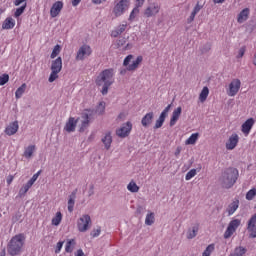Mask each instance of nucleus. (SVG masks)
Listing matches in <instances>:
<instances>
[{
	"label": "nucleus",
	"mask_w": 256,
	"mask_h": 256,
	"mask_svg": "<svg viewBox=\"0 0 256 256\" xmlns=\"http://www.w3.org/2000/svg\"><path fill=\"white\" fill-rule=\"evenodd\" d=\"M153 119H155V114L153 112L146 113L141 120L142 127H151Z\"/></svg>",
	"instance_id": "20"
},
{
	"label": "nucleus",
	"mask_w": 256,
	"mask_h": 256,
	"mask_svg": "<svg viewBox=\"0 0 256 256\" xmlns=\"http://www.w3.org/2000/svg\"><path fill=\"white\" fill-rule=\"evenodd\" d=\"M127 117V114L125 112H121L119 115H118V119L120 120H123Z\"/></svg>",
	"instance_id": "61"
},
{
	"label": "nucleus",
	"mask_w": 256,
	"mask_h": 256,
	"mask_svg": "<svg viewBox=\"0 0 256 256\" xmlns=\"http://www.w3.org/2000/svg\"><path fill=\"white\" fill-rule=\"evenodd\" d=\"M241 225V220L234 219L231 220L228 224V227L226 231L224 232V239H230V237L239 229V226Z\"/></svg>",
	"instance_id": "9"
},
{
	"label": "nucleus",
	"mask_w": 256,
	"mask_h": 256,
	"mask_svg": "<svg viewBox=\"0 0 256 256\" xmlns=\"http://www.w3.org/2000/svg\"><path fill=\"white\" fill-rule=\"evenodd\" d=\"M115 70L113 68L105 69L96 78V85L102 87V95L109 93V87L115 83Z\"/></svg>",
	"instance_id": "1"
},
{
	"label": "nucleus",
	"mask_w": 256,
	"mask_h": 256,
	"mask_svg": "<svg viewBox=\"0 0 256 256\" xmlns=\"http://www.w3.org/2000/svg\"><path fill=\"white\" fill-rule=\"evenodd\" d=\"M169 111H171V104H169L162 112L161 116L167 119V116L169 115Z\"/></svg>",
	"instance_id": "52"
},
{
	"label": "nucleus",
	"mask_w": 256,
	"mask_h": 256,
	"mask_svg": "<svg viewBox=\"0 0 256 256\" xmlns=\"http://www.w3.org/2000/svg\"><path fill=\"white\" fill-rule=\"evenodd\" d=\"M247 231L251 239L256 238V214L252 215L247 223Z\"/></svg>",
	"instance_id": "14"
},
{
	"label": "nucleus",
	"mask_w": 256,
	"mask_h": 256,
	"mask_svg": "<svg viewBox=\"0 0 256 256\" xmlns=\"http://www.w3.org/2000/svg\"><path fill=\"white\" fill-rule=\"evenodd\" d=\"M215 251V244H210L206 247L204 252L202 253V256H211V253Z\"/></svg>",
	"instance_id": "40"
},
{
	"label": "nucleus",
	"mask_w": 256,
	"mask_h": 256,
	"mask_svg": "<svg viewBox=\"0 0 256 256\" xmlns=\"http://www.w3.org/2000/svg\"><path fill=\"white\" fill-rule=\"evenodd\" d=\"M255 125V119L254 118H248L242 125H241V131L245 137H248L249 133H251V129H253V126Z\"/></svg>",
	"instance_id": "16"
},
{
	"label": "nucleus",
	"mask_w": 256,
	"mask_h": 256,
	"mask_svg": "<svg viewBox=\"0 0 256 256\" xmlns=\"http://www.w3.org/2000/svg\"><path fill=\"white\" fill-rule=\"evenodd\" d=\"M239 209V200L233 201L227 208L228 215H233Z\"/></svg>",
	"instance_id": "33"
},
{
	"label": "nucleus",
	"mask_w": 256,
	"mask_h": 256,
	"mask_svg": "<svg viewBox=\"0 0 256 256\" xmlns=\"http://www.w3.org/2000/svg\"><path fill=\"white\" fill-rule=\"evenodd\" d=\"M137 15H139V8L134 7L133 10L130 13V16H129L128 20L133 21L135 19V17H137Z\"/></svg>",
	"instance_id": "49"
},
{
	"label": "nucleus",
	"mask_w": 256,
	"mask_h": 256,
	"mask_svg": "<svg viewBox=\"0 0 256 256\" xmlns=\"http://www.w3.org/2000/svg\"><path fill=\"white\" fill-rule=\"evenodd\" d=\"M26 89H27V84L23 83L15 92L16 99H21V97H23V93H25Z\"/></svg>",
	"instance_id": "38"
},
{
	"label": "nucleus",
	"mask_w": 256,
	"mask_h": 256,
	"mask_svg": "<svg viewBox=\"0 0 256 256\" xmlns=\"http://www.w3.org/2000/svg\"><path fill=\"white\" fill-rule=\"evenodd\" d=\"M251 11L249 10V8H244L237 17V22L238 23H245V21H247V19H249V15H250Z\"/></svg>",
	"instance_id": "22"
},
{
	"label": "nucleus",
	"mask_w": 256,
	"mask_h": 256,
	"mask_svg": "<svg viewBox=\"0 0 256 256\" xmlns=\"http://www.w3.org/2000/svg\"><path fill=\"white\" fill-rule=\"evenodd\" d=\"M90 235L91 237H99V235H101V227L94 229Z\"/></svg>",
	"instance_id": "54"
},
{
	"label": "nucleus",
	"mask_w": 256,
	"mask_h": 256,
	"mask_svg": "<svg viewBox=\"0 0 256 256\" xmlns=\"http://www.w3.org/2000/svg\"><path fill=\"white\" fill-rule=\"evenodd\" d=\"M117 49H121L122 51H127L129 49V44H127V40L125 38H121L116 42Z\"/></svg>",
	"instance_id": "30"
},
{
	"label": "nucleus",
	"mask_w": 256,
	"mask_h": 256,
	"mask_svg": "<svg viewBox=\"0 0 256 256\" xmlns=\"http://www.w3.org/2000/svg\"><path fill=\"white\" fill-rule=\"evenodd\" d=\"M25 234L20 233L13 236L7 244L8 254L11 256L21 255L23 247H25Z\"/></svg>",
	"instance_id": "2"
},
{
	"label": "nucleus",
	"mask_w": 256,
	"mask_h": 256,
	"mask_svg": "<svg viewBox=\"0 0 256 256\" xmlns=\"http://www.w3.org/2000/svg\"><path fill=\"white\" fill-rule=\"evenodd\" d=\"M77 123H79V119L70 117L64 126V131H66L67 133L75 132V129H77Z\"/></svg>",
	"instance_id": "18"
},
{
	"label": "nucleus",
	"mask_w": 256,
	"mask_h": 256,
	"mask_svg": "<svg viewBox=\"0 0 256 256\" xmlns=\"http://www.w3.org/2000/svg\"><path fill=\"white\" fill-rule=\"evenodd\" d=\"M92 195H95V186L93 184L89 186L88 197H91Z\"/></svg>",
	"instance_id": "55"
},
{
	"label": "nucleus",
	"mask_w": 256,
	"mask_h": 256,
	"mask_svg": "<svg viewBox=\"0 0 256 256\" xmlns=\"http://www.w3.org/2000/svg\"><path fill=\"white\" fill-rule=\"evenodd\" d=\"M127 189L128 191H130V193H139V186L133 180L129 182V184L127 185Z\"/></svg>",
	"instance_id": "37"
},
{
	"label": "nucleus",
	"mask_w": 256,
	"mask_h": 256,
	"mask_svg": "<svg viewBox=\"0 0 256 256\" xmlns=\"http://www.w3.org/2000/svg\"><path fill=\"white\" fill-rule=\"evenodd\" d=\"M245 253H247V249H245V247L243 246H239V247H236L234 249V252L231 253L229 256H243L245 255Z\"/></svg>",
	"instance_id": "36"
},
{
	"label": "nucleus",
	"mask_w": 256,
	"mask_h": 256,
	"mask_svg": "<svg viewBox=\"0 0 256 256\" xmlns=\"http://www.w3.org/2000/svg\"><path fill=\"white\" fill-rule=\"evenodd\" d=\"M77 197V189H75L69 196L68 199V211L69 213H73V209L75 208V199Z\"/></svg>",
	"instance_id": "23"
},
{
	"label": "nucleus",
	"mask_w": 256,
	"mask_h": 256,
	"mask_svg": "<svg viewBox=\"0 0 256 256\" xmlns=\"http://www.w3.org/2000/svg\"><path fill=\"white\" fill-rule=\"evenodd\" d=\"M93 53V50H91V46L84 44L82 45L76 55V61H84L85 57H89Z\"/></svg>",
	"instance_id": "11"
},
{
	"label": "nucleus",
	"mask_w": 256,
	"mask_h": 256,
	"mask_svg": "<svg viewBox=\"0 0 256 256\" xmlns=\"http://www.w3.org/2000/svg\"><path fill=\"white\" fill-rule=\"evenodd\" d=\"M133 129V124L131 122H126L119 129L116 130V135L121 139H125V137H129L131 131Z\"/></svg>",
	"instance_id": "10"
},
{
	"label": "nucleus",
	"mask_w": 256,
	"mask_h": 256,
	"mask_svg": "<svg viewBox=\"0 0 256 256\" xmlns=\"http://www.w3.org/2000/svg\"><path fill=\"white\" fill-rule=\"evenodd\" d=\"M131 5V1L129 0H120L115 2L112 13L115 17H121L125 15V13L129 10V6Z\"/></svg>",
	"instance_id": "6"
},
{
	"label": "nucleus",
	"mask_w": 256,
	"mask_h": 256,
	"mask_svg": "<svg viewBox=\"0 0 256 256\" xmlns=\"http://www.w3.org/2000/svg\"><path fill=\"white\" fill-rule=\"evenodd\" d=\"M195 175H197V169H191L189 172H187V174L185 176V180L191 181V179H193V177H195Z\"/></svg>",
	"instance_id": "46"
},
{
	"label": "nucleus",
	"mask_w": 256,
	"mask_h": 256,
	"mask_svg": "<svg viewBox=\"0 0 256 256\" xmlns=\"http://www.w3.org/2000/svg\"><path fill=\"white\" fill-rule=\"evenodd\" d=\"M174 155H175V157H179V155H181V147H177Z\"/></svg>",
	"instance_id": "63"
},
{
	"label": "nucleus",
	"mask_w": 256,
	"mask_h": 256,
	"mask_svg": "<svg viewBox=\"0 0 256 256\" xmlns=\"http://www.w3.org/2000/svg\"><path fill=\"white\" fill-rule=\"evenodd\" d=\"M37 147L35 145H29L24 149L23 157L25 159H31L33 157V153H35Z\"/></svg>",
	"instance_id": "28"
},
{
	"label": "nucleus",
	"mask_w": 256,
	"mask_h": 256,
	"mask_svg": "<svg viewBox=\"0 0 256 256\" xmlns=\"http://www.w3.org/2000/svg\"><path fill=\"white\" fill-rule=\"evenodd\" d=\"M161 11V6L158 3H151L144 11L145 17H155Z\"/></svg>",
	"instance_id": "13"
},
{
	"label": "nucleus",
	"mask_w": 256,
	"mask_h": 256,
	"mask_svg": "<svg viewBox=\"0 0 256 256\" xmlns=\"http://www.w3.org/2000/svg\"><path fill=\"white\" fill-rule=\"evenodd\" d=\"M181 113H183V108H181V106L177 107L173 111L170 119V127H175V125L177 124V121H179V117H181Z\"/></svg>",
	"instance_id": "21"
},
{
	"label": "nucleus",
	"mask_w": 256,
	"mask_h": 256,
	"mask_svg": "<svg viewBox=\"0 0 256 256\" xmlns=\"http://www.w3.org/2000/svg\"><path fill=\"white\" fill-rule=\"evenodd\" d=\"M131 59H133V55L131 54L124 59L123 66L126 67V69H120V75H127L128 71H136L139 68V65L143 63V56H138L132 63Z\"/></svg>",
	"instance_id": "4"
},
{
	"label": "nucleus",
	"mask_w": 256,
	"mask_h": 256,
	"mask_svg": "<svg viewBox=\"0 0 256 256\" xmlns=\"http://www.w3.org/2000/svg\"><path fill=\"white\" fill-rule=\"evenodd\" d=\"M91 227V216L88 214L82 215L77 221V228L80 233L89 231Z\"/></svg>",
	"instance_id": "7"
},
{
	"label": "nucleus",
	"mask_w": 256,
	"mask_h": 256,
	"mask_svg": "<svg viewBox=\"0 0 256 256\" xmlns=\"http://www.w3.org/2000/svg\"><path fill=\"white\" fill-rule=\"evenodd\" d=\"M79 3H81V0H72L73 7H77V5H79Z\"/></svg>",
	"instance_id": "64"
},
{
	"label": "nucleus",
	"mask_w": 256,
	"mask_h": 256,
	"mask_svg": "<svg viewBox=\"0 0 256 256\" xmlns=\"http://www.w3.org/2000/svg\"><path fill=\"white\" fill-rule=\"evenodd\" d=\"M13 179H15V176L9 175L6 179L7 185H11V183H13Z\"/></svg>",
	"instance_id": "58"
},
{
	"label": "nucleus",
	"mask_w": 256,
	"mask_h": 256,
	"mask_svg": "<svg viewBox=\"0 0 256 256\" xmlns=\"http://www.w3.org/2000/svg\"><path fill=\"white\" fill-rule=\"evenodd\" d=\"M50 69L51 73L48 81L49 83H53L54 81H57V79H59V73L63 69V59L61 57H58L55 60H52Z\"/></svg>",
	"instance_id": "5"
},
{
	"label": "nucleus",
	"mask_w": 256,
	"mask_h": 256,
	"mask_svg": "<svg viewBox=\"0 0 256 256\" xmlns=\"http://www.w3.org/2000/svg\"><path fill=\"white\" fill-rule=\"evenodd\" d=\"M61 221H63V214L61 212H57L55 217L52 218V225L55 227H59L61 225Z\"/></svg>",
	"instance_id": "34"
},
{
	"label": "nucleus",
	"mask_w": 256,
	"mask_h": 256,
	"mask_svg": "<svg viewBox=\"0 0 256 256\" xmlns=\"http://www.w3.org/2000/svg\"><path fill=\"white\" fill-rule=\"evenodd\" d=\"M15 27V19L12 17H7L2 23V29L11 30Z\"/></svg>",
	"instance_id": "25"
},
{
	"label": "nucleus",
	"mask_w": 256,
	"mask_h": 256,
	"mask_svg": "<svg viewBox=\"0 0 256 256\" xmlns=\"http://www.w3.org/2000/svg\"><path fill=\"white\" fill-rule=\"evenodd\" d=\"M81 124L79 125V133H84L86 129L89 128V123H91V114L87 112L82 113L81 115Z\"/></svg>",
	"instance_id": "15"
},
{
	"label": "nucleus",
	"mask_w": 256,
	"mask_h": 256,
	"mask_svg": "<svg viewBox=\"0 0 256 256\" xmlns=\"http://www.w3.org/2000/svg\"><path fill=\"white\" fill-rule=\"evenodd\" d=\"M59 53H61V46L59 44H57L56 46H54L50 57L52 59H55V57H57L59 55Z\"/></svg>",
	"instance_id": "45"
},
{
	"label": "nucleus",
	"mask_w": 256,
	"mask_h": 256,
	"mask_svg": "<svg viewBox=\"0 0 256 256\" xmlns=\"http://www.w3.org/2000/svg\"><path fill=\"white\" fill-rule=\"evenodd\" d=\"M169 111H171V104H169L162 112L161 116L167 119V116L169 115Z\"/></svg>",
	"instance_id": "53"
},
{
	"label": "nucleus",
	"mask_w": 256,
	"mask_h": 256,
	"mask_svg": "<svg viewBox=\"0 0 256 256\" xmlns=\"http://www.w3.org/2000/svg\"><path fill=\"white\" fill-rule=\"evenodd\" d=\"M25 1H27V0H15L14 5L16 7H19V5H21V3H25Z\"/></svg>",
	"instance_id": "62"
},
{
	"label": "nucleus",
	"mask_w": 256,
	"mask_h": 256,
	"mask_svg": "<svg viewBox=\"0 0 256 256\" xmlns=\"http://www.w3.org/2000/svg\"><path fill=\"white\" fill-rule=\"evenodd\" d=\"M145 223L147 225H152L155 223V214L153 212L146 215Z\"/></svg>",
	"instance_id": "41"
},
{
	"label": "nucleus",
	"mask_w": 256,
	"mask_h": 256,
	"mask_svg": "<svg viewBox=\"0 0 256 256\" xmlns=\"http://www.w3.org/2000/svg\"><path fill=\"white\" fill-rule=\"evenodd\" d=\"M237 145H239V134L232 133L226 141L225 148L227 149V151H233V149H235Z\"/></svg>",
	"instance_id": "12"
},
{
	"label": "nucleus",
	"mask_w": 256,
	"mask_h": 256,
	"mask_svg": "<svg viewBox=\"0 0 256 256\" xmlns=\"http://www.w3.org/2000/svg\"><path fill=\"white\" fill-rule=\"evenodd\" d=\"M241 90V80L239 78H234L229 83L226 93L228 97H235L237 93Z\"/></svg>",
	"instance_id": "8"
},
{
	"label": "nucleus",
	"mask_w": 256,
	"mask_h": 256,
	"mask_svg": "<svg viewBox=\"0 0 256 256\" xmlns=\"http://www.w3.org/2000/svg\"><path fill=\"white\" fill-rule=\"evenodd\" d=\"M30 188H31V187L28 186L27 184H25L24 186H22V187L20 188V190H19V196H20V197H23V196L27 195V192L29 191Z\"/></svg>",
	"instance_id": "48"
},
{
	"label": "nucleus",
	"mask_w": 256,
	"mask_h": 256,
	"mask_svg": "<svg viewBox=\"0 0 256 256\" xmlns=\"http://www.w3.org/2000/svg\"><path fill=\"white\" fill-rule=\"evenodd\" d=\"M201 9H203V6L200 5L199 2H197L193 11L191 12V15L187 19V23H193V21H195V17L197 15V13H199V11H201Z\"/></svg>",
	"instance_id": "26"
},
{
	"label": "nucleus",
	"mask_w": 256,
	"mask_h": 256,
	"mask_svg": "<svg viewBox=\"0 0 256 256\" xmlns=\"http://www.w3.org/2000/svg\"><path fill=\"white\" fill-rule=\"evenodd\" d=\"M63 241H59L57 244H56V247H55V253L56 255L61 253V250L63 249Z\"/></svg>",
	"instance_id": "51"
},
{
	"label": "nucleus",
	"mask_w": 256,
	"mask_h": 256,
	"mask_svg": "<svg viewBox=\"0 0 256 256\" xmlns=\"http://www.w3.org/2000/svg\"><path fill=\"white\" fill-rule=\"evenodd\" d=\"M96 113L98 115H103L105 113V102H100L96 108Z\"/></svg>",
	"instance_id": "47"
},
{
	"label": "nucleus",
	"mask_w": 256,
	"mask_h": 256,
	"mask_svg": "<svg viewBox=\"0 0 256 256\" xmlns=\"http://www.w3.org/2000/svg\"><path fill=\"white\" fill-rule=\"evenodd\" d=\"M127 30V22L120 24L115 30L111 32V37H119L122 33Z\"/></svg>",
	"instance_id": "24"
},
{
	"label": "nucleus",
	"mask_w": 256,
	"mask_h": 256,
	"mask_svg": "<svg viewBox=\"0 0 256 256\" xmlns=\"http://www.w3.org/2000/svg\"><path fill=\"white\" fill-rule=\"evenodd\" d=\"M75 245H77V241L75 239H68L65 244V252L71 253L74 251Z\"/></svg>",
	"instance_id": "29"
},
{
	"label": "nucleus",
	"mask_w": 256,
	"mask_h": 256,
	"mask_svg": "<svg viewBox=\"0 0 256 256\" xmlns=\"http://www.w3.org/2000/svg\"><path fill=\"white\" fill-rule=\"evenodd\" d=\"M165 117L164 116H159V118L156 120L154 129H161L163 127V123H165Z\"/></svg>",
	"instance_id": "42"
},
{
	"label": "nucleus",
	"mask_w": 256,
	"mask_h": 256,
	"mask_svg": "<svg viewBox=\"0 0 256 256\" xmlns=\"http://www.w3.org/2000/svg\"><path fill=\"white\" fill-rule=\"evenodd\" d=\"M61 11H63V2L56 1L50 9V17H57Z\"/></svg>",
	"instance_id": "19"
},
{
	"label": "nucleus",
	"mask_w": 256,
	"mask_h": 256,
	"mask_svg": "<svg viewBox=\"0 0 256 256\" xmlns=\"http://www.w3.org/2000/svg\"><path fill=\"white\" fill-rule=\"evenodd\" d=\"M208 97H209V88L207 86H205V87H203V89L199 95L200 103H205L207 101Z\"/></svg>",
	"instance_id": "32"
},
{
	"label": "nucleus",
	"mask_w": 256,
	"mask_h": 256,
	"mask_svg": "<svg viewBox=\"0 0 256 256\" xmlns=\"http://www.w3.org/2000/svg\"><path fill=\"white\" fill-rule=\"evenodd\" d=\"M144 4H145V0H136L135 1V7H137V9H139V7H141Z\"/></svg>",
	"instance_id": "56"
},
{
	"label": "nucleus",
	"mask_w": 256,
	"mask_h": 256,
	"mask_svg": "<svg viewBox=\"0 0 256 256\" xmlns=\"http://www.w3.org/2000/svg\"><path fill=\"white\" fill-rule=\"evenodd\" d=\"M9 83V74H3L0 76V86L6 85Z\"/></svg>",
	"instance_id": "50"
},
{
	"label": "nucleus",
	"mask_w": 256,
	"mask_h": 256,
	"mask_svg": "<svg viewBox=\"0 0 256 256\" xmlns=\"http://www.w3.org/2000/svg\"><path fill=\"white\" fill-rule=\"evenodd\" d=\"M25 9H27V3H25L23 6L16 9L14 13V17L17 19L18 17H21L23 13H25Z\"/></svg>",
	"instance_id": "39"
},
{
	"label": "nucleus",
	"mask_w": 256,
	"mask_h": 256,
	"mask_svg": "<svg viewBox=\"0 0 256 256\" xmlns=\"http://www.w3.org/2000/svg\"><path fill=\"white\" fill-rule=\"evenodd\" d=\"M39 175H41V170H39L37 173H35L26 184L30 187H33V185H35V181H37V179H39Z\"/></svg>",
	"instance_id": "43"
},
{
	"label": "nucleus",
	"mask_w": 256,
	"mask_h": 256,
	"mask_svg": "<svg viewBox=\"0 0 256 256\" xmlns=\"http://www.w3.org/2000/svg\"><path fill=\"white\" fill-rule=\"evenodd\" d=\"M239 179V170L236 168H228L222 174V185L225 189H231Z\"/></svg>",
	"instance_id": "3"
},
{
	"label": "nucleus",
	"mask_w": 256,
	"mask_h": 256,
	"mask_svg": "<svg viewBox=\"0 0 256 256\" xmlns=\"http://www.w3.org/2000/svg\"><path fill=\"white\" fill-rule=\"evenodd\" d=\"M199 140V133H193L191 136L185 141V145H195Z\"/></svg>",
	"instance_id": "35"
},
{
	"label": "nucleus",
	"mask_w": 256,
	"mask_h": 256,
	"mask_svg": "<svg viewBox=\"0 0 256 256\" xmlns=\"http://www.w3.org/2000/svg\"><path fill=\"white\" fill-rule=\"evenodd\" d=\"M245 46L241 47L238 52V57L241 58L243 55H245Z\"/></svg>",
	"instance_id": "57"
},
{
	"label": "nucleus",
	"mask_w": 256,
	"mask_h": 256,
	"mask_svg": "<svg viewBox=\"0 0 256 256\" xmlns=\"http://www.w3.org/2000/svg\"><path fill=\"white\" fill-rule=\"evenodd\" d=\"M17 131H19V121L15 120L6 126L4 133L8 135V137H12V135L17 133Z\"/></svg>",
	"instance_id": "17"
},
{
	"label": "nucleus",
	"mask_w": 256,
	"mask_h": 256,
	"mask_svg": "<svg viewBox=\"0 0 256 256\" xmlns=\"http://www.w3.org/2000/svg\"><path fill=\"white\" fill-rule=\"evenodd\" d=\"M197 233H199V224H195L191 230H188L187 239H194L197 237Z\"/></svg>",
	"instance_id": "31"
},
{
	"label": "nucleus",
	"mask_w": 256,
	"mask_h": 256,
	"mask_svg": "<svg viewBox=\"0 0 256 256\" xmlns=\"http://www.w3.org/2000/svg\"><path fill=\"white\" fill-rule=\"evenodd\" d=\"M102 143L104 144L105 149H111V143H113V137L111 136V132H107L105 136L102 138Z\"/></svg>",
	"instance_id": "27"
},
{
	"label": "nucleus",
	"mask_w": 256,
	"mask_h": 256,
	"mask_svg": "<svg viewBox=\"0 0 256 256\" xmlns=\"http://www.w3.org/2000/svg\"><path fill=\"white\" fill-rule=\"evenodd\" d=\"M107 0H92L94 5H102V3H106Z\"/></svg>",
	"instance_id": "59"
},
{
	"label": "nucleus",
	"mask_w": 256,
	"mask_h": 256,
	"mask_svg": "<svg viewBox=\"0 0 256 256\" xmlns=\"http://www.w3.org/2000/svg\"><path fill=\"white\" fill-rule=\"evenodd\" d=\"M256 197V188H252L250 189L247 193H246V199L247 201H253V199H255Z\"/></svg>",
	"instance_id": "44"
},
{
	"label": "nucleus",
	"mask_w": 256,
	"mask_h": 256,
	"mask_svg": "<svg viewBox=\"0 0 256 256\" xmlns=\"http://www.w3.org/2000/svg\"><path fill=\"white\" fill-rule=\"evenodd\" d=\"M75 256H85V253L83 252L82 249H78L75 253Z\"/></svg>",
	"instance_id": "60"
}]
</instances>
